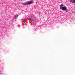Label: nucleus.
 Masks as SVG:
<instances>
[{"label": "nucleus", "mask_w": 75, "mask_h": 75, "mask_svg": "<svg viewBox=\"0 0 75 75\" xmlns=\"http://www.w3.org/2000/svg\"><path fill=\"white\" fill-rule=\"evenodd\" d=\"M34 3V0H32L30 1H28L27 2H25L24 3V5H26L27 6V5H28V4H33Z\"/></svg>", "instance_id": "1"}, {"label": "nucleus", "mask_w": 75, "mask_h": 75, "mask_svg": "<svg viewBox=\"0 0 75 75\" xmlns=\"http://www.w3.org/2000/svg\"><path fill=\"white\" fill-rule=\"evenodd\" d=\"M67 8V7H63L62 8V10H66V9Z\"/></svg>", "instance_id": "2"}, {"label": "nucleus", "mask_w": 75, "mask_h": 75, "mask_svg": "<svg viewBox=\"0 0 75 75\" xmlns=\"http://www.w3.org/2000/svg\"><path fill=\"white\" fill-rule=\"evenodd\" d=\"M60 8H61L60 9H62L63 7H64V6H63V5L61 4L60 6Z\"/></svg>", "instance_id": "3"}, {"label": "nucleus", "mask_w": 75, "mask_h": 75, "mask_svg": "<svg viewBox=\"0 0 75 75\" xmlns=\"http://www.w3.org/2000/svg\"><path fill=\"white\" fill-rule=\"evenodd\" d=\"M28 20L29 21H33V19H32V18H30Z\"/></svg>", "instance_id": "4"}, {"label": "nucleus", "mask_w": 75, "mask_h": 75, "mask_svg": "<svg viewBox=\"0 0 75 75\" xmlns=\"http://www.w3.org/2000/svg\"><path fill=\"white\" fill-rule=\"evenodd\" d=\"M15 18H17L18 17V16L17 15H15Z\"/></svg>", "instance_id": "5"}, {"label": "nucleus", "mask_w": 75, "mask_h": 75, "mask_svg": "<svg viewBox=\"0 0 75 75\" xmlns=\"http://www.w3.org/2000/svg\"><path fill=\"white\" fill-rule=\"evenodd\" d=\"M25 21V20H23L22 21V22H24V21Z\"/></svg>", "instance_id": "6"}]
</instances>
